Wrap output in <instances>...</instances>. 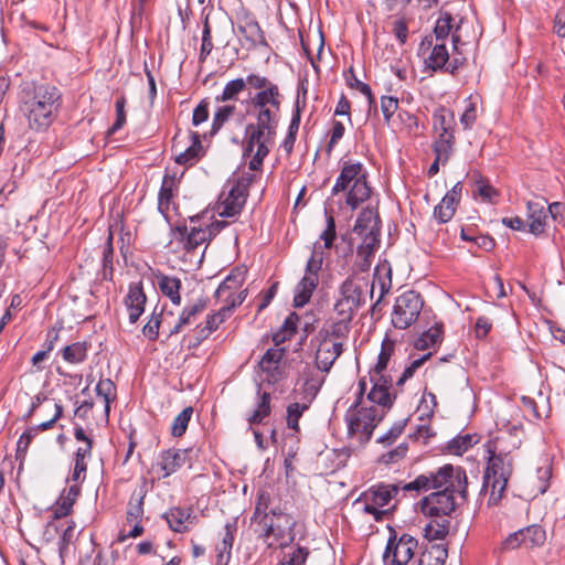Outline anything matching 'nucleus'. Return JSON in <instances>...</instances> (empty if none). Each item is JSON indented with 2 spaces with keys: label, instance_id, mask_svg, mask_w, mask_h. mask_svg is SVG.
I'll use <instances>...</instances> for the list:
<instances>
[{
  "label": "nucleus",
  "instance_id": "e433bc0d",
  "mask_svg": "<svg viewBox=\"0 0 565 565\" xmlns=\"http://www.w3.org/2000/svg\"><path fill=\"white\" fill-rule=\"evenodd\" d=\"M313 401L308 399L300 395L299 402L290 403L287 406V427L296 433L299 431V419L302 414L309 409Z\"/></svg>",
  "mask_w": 565,
  "mask_h": 565
},
{
  "label": "nucleus",
  "instance_id": "de8ad7c7",
  "mask_svg": "<svg viewBox=\"0 0 565 565\" xmlns=\"http://www.w3.org/2000/svg\"><path fill=\"white\" fill-rule=\"evenodd\" d=\"M477 441L476 435H459L448 443L447 450L451 455L460 456L477 444Z\"/></svg>",
  "mask_w": 565,
  "mask_h": 565
},
{
  "label": "nucleus",
  "instance_id": "6e6552de",
  "mask_svg": "<svg viewBox=\"0 0 565 565\" xmlns=\"http://www.w3.org/2000/svg\"><path fill=\"white\" fill-rule=\"evenodd\" d=\"M259 524L264 529V537L268 540L269 548H285L295 541L296 522L292 516L280 510L273 509L271 515L262 516Z\"/></svg>",
  "mask_w": 565,
  "mask_h": 565
},
{
  "label": "nucleus",
  "instance_id": "cd10ccee",
  "mask_svg": "<svg viewBox=\"0 0 565 565\" xmlns=\"http://www.w3.org/2000/svg\"><path fill=\"white\" fill-rule=\"evenodd\" d=\"M205 308L206 300L204 299H198L195 302L186 305L182 309L174 326L169 329L168 337L170 338L172 335L179 334L185 327L194 323L198 317L205 310Z\"/></svg>",
  "mask_w": 565,
  "mask_h": 565
},
{
  "label": "nucleus",
  "instance_id": "7c9ffc66",
  "mask_svg": "<svg viewBox=\"0 0 565 565\" xmlns=\"http://www.w3.org/2000/svg\"><path fill=\"white\" fill-rule=\"evenodd\" d=\"M353 317H338L337 320H330L320 329V339H332L333 341H342L350 332V324Z\"/></svg>",
  "mask_w": 565,
  "mask_h": 565
},
{
  "label": "nucleus",
  "instance_id": "c03bdc74",
  "mask_svg": "<svg viewBox=\"0 0 565 565\" xmlns=\"http://www.w3.org/2000/svg\"><path fill=\"white\" fill-rule=\"evenodd\" d=\"M381 110L385 125L391 127L393 130H396L398 124L395 118V113L398 110V99L393 96H382Z\"/></svg>",
  "mask_w": 565,
  "mask_h": 565
},
{
  "label": "nucleus",
  "instance_id": "72a5a7b5",
  "mask_svg": "<svg viewBox=\"0 0 565 565\" xmlns=\"http://www.w3.org/2000/svg\"><path fill=\"white\" fill-rule=\"evenodd\" d=\"M318 277H310L305 275L296 286L294 306L300 308L307 305L310 301L313 291L318 287Z\"/></svg>",
  "mask_w": 565,
  "mask_h": 565
},
{
  "label": "nucleus",
  "instance_id": "49530a36",
  "mask_svg": "<svg viewBox=\"0 0 565 565\" xmlns=\"http://www.w3.org/2000/svg\"><path fill=\"white\" fill-rule=\"evenodd\" d=\"M455 135H439L435 140L433 149L438 160L448 161L452 154Z\"/></svg>",
  "mask_w": 565,
  "mask_h": 565
},
{
  "label": "nucleus",
  "instance_id": "a211bd4d",
  "mask_svg": "<svg viewBox=\"0 0 565 565\" xmlns=\"http://www.w3.org/2000/svg\"><path fill=\"white\" fill-rule=\"evenodd\" d=\"M54 415L51 419L43 422L36 426L28 428L19 438L17 443V460H24L29 446L38 435L39 431H44L51 429L54 424L62 417L63 415V406L60 403H54Z\"/></svg>",
  "mask_w": 565,
  "mask_h": 565
},
{
  "label": "nucleus",
  "instance_id": "a878e982",
  "mask_svg": "<svg viewBox=\"0 0 565 565\" xmlns=\"http://www.w3.org/2000/svg\"><path fill=\"white\" fill-rule=\"evenodd\" d=\"M322 372L317 369V366H312L309 363H306L301 371V388L299 395L315 401L319 391L321 390L326 377L321 374Z\"/></svg>",
  "mask_w": 565,
  "mask_h": 565
},
{
  "label": "nucleus",
  "instance_id": "5fc2aeb1",
  "mask_svg": "<svg viewBox=\"0 0 565 565\" xmlns=\"http://www.w3.org/2000/svg\"><path fill=\"white\" fill-rule=\"evenodd\" d=\"M193 415V407H185L172 422L171 425V435L173 437H182L189 426V423Z\"/></svg>",
  "mask_w": 565,
  "mask_h": 565
},
{
  "label": "nucleus",
  "instance_id": "a18cd8bd",
  "mask_svg": "<svg viewBox=\"0 0 565 565\" xmlns=\"http://www.w3.org/2000/svg\"><path fill=\"white\" fill-rule=\"evenodd\" d=\"M96 394L104 399L105 413L108 415L110 403L117 397L115 383L110 379H100L96 385Z\"/></svg>",
  "mask_w": 565,
  "mask_h": 565
},
{
  "label": "nucleus",
  "instance_id": "39448f33",
  "mask_svg": "<svg viewBox=\"0 0 565 565\" xmlns=\"http://www.w3.org/2000/svg\"><path fill=\"white\" fill-rule=\"evenodd\" d=\"M367 388L366 379L359 381V396L345 413L348 434L355 437L360 444L367 443L376 426L383 420L385 411L376 406L365 407L361 405V398Z\"/></svg>",
  "mask_w": 565,
  "mask_h": 565
},
{
  "label": "nucleus",
  "instance_id": "4468645a",
  "mask_svg": "<svg viewBox=\"0 0 565 565\" xmlns=\"http://www.w3.org/2000/svg\"><path fill=\"white\" fill-rule=\"evenodd\" d=\"M418 548V541L407 534H402L398 539L396 534L392 535L386 544L383 558L391 565H406L414 557Z\"/></svg>",
  "mask_w": 565,
  "mask_h": 565
},
{
  "label": "nucleus",
  "instance_id": "0eeeda50",
  "mask_svg": "<svg viewBox=\"0 0 565 565\" xmlns=\"http://www.w3.org/2000/svg\"><path fill=\"white\" fill-rule=\"evenodd\" d=\"M228 225L225 221L209 222L205 215H194L189 223L173 230L175 241L186 254H193L203 244H209L223 228Z\"/></svg>",
  "mask_w": 565,
  "mask_h": 565
},
{
  "label": "nucleus",
  "instance_id": "58836bf2",
  "mask_svg": "<svg viewBox=\"0 0 565 565\" xmlns=\"http://www.w3.org/2000/svg\"><path fill=\"white\" fill-rule=\"evenodd\" d=\"M448 551L443 544L427 546L419 556L418 565H445Z\"/></svg>",
  "mask_w": 565,
  "mask_h": 565
},
{
  "label": "nucleus",
  "instance_id": "4d7b16f0",
  "mask_svg": "<svg viewBox=\"0 0 565 565\" xmlns=\"http://www.w3.org/2000/svg\"><path fill=\"white\" fill-rule=\"evenodd\" d=\"M319 238L323 242V247L326 249L333 248L334 242L337 239L335 218L332 214H329L327 211H326V227L321 232Z\"/></svg>",
  "mask_w": 565,
  "mask_h": 565
},
{
  "label": "nucleus",
  "instance_id": "13d9d810",
  "mask_svg": "<svg viewBox=\"0 0 565 565\" xmlns=\"http://www.w3.org/2000/svg\"><path fill=\"white\" fill-rule=\"evenodd\" d=\"M394 352V344L391 342L384 341L382 343L381 352L377 356V361L375 365L370 370L371 373L380 374L386 373L388 362Z\"/></svg>",
  "mask_w": 565,
  "mask_h": 565
},
{
  "label": "nucleus",
  "instance_id": "2eb2a0df",
  "mask_svg": "<svg viewBox=\"0 0 565 565\" xmlns=\"http://www.w3.org/2000/svg\"><path fill=\"white\" fill-rule=\"evenodd\" d=\"M369 375L372 388L367 394V399L383 408H391L396 399L398 390L397 387L394 390L392 376L386 373L375 375V373L371 372H369Z\"/></svg>",
  "mask_w": 565,
  "mask_h": 565
},
{
  "label": "nucleus",
  "instance_id": "338daca9",
  "mask_svg": "<svg viewBox=\"0 0 565 565\" xmlns=\"http://www.w3.org/2000/svg\"><path fill=\"white\" fill-rule=\"evenodd\" d=\"M345 132L344 125L339 120L332 121V128L330 130V139L326 147L327 153H331L334 147L339 143V141L343 138Z\"/></svg>",
  "mask_w": 565,
  "mask_h": 565
},
{
  "label": "nucleus",
  "instance_id": "2f4dec72",
  "mask_svg": "<svg viewBox=\"0 0 565 565\" xmlns=\"http://www.w3.org/2000/svg\"><path fill=\"white\" fill-rule=\"evenodd\" d=\"M434 130L439 135H455L456 118L452 110L439 106L433 114Z\"/></svg>",
  "mask_w": 565,
  "mask_h": 565
},
{
  "label": "nucleus",
  "instance_id": "f8f14e48",
  "mask_svg": "<svg viewBox=\"0 0 565 565\" xmlns=\"http://www.w3.org/2000/svg\"><path fill=\"white\" fill-rule=\"evenodd\" d=\"M255 179V174L244 173L236 180L225 199L217 205V214L221 217H234L241 214L248 196L249 186Z\"/></svg>",
  "mask_w": 565,
  "mask_h": 565
},
{
  "label": "nucleus",
  "instance_id": "9d476101",
  "mask_svg": "<svg viewBox=\"0 0 565 565\" xmlns=\"http://www.w3.org/2000/svg\"><path fill=\"white\" fill-rule=\"evenodd\" d=\"M399 494V484L379 483L364 491L356 503H363L362 511L373 515L375 521H382L387 515L385 508L392 499Z\"/></svg>",
  "mask_w": 565,
  "mask_h": 565
},
{
  "label": "nucleus",
  "instance_id": "603ef678",
  "mask_svg": "<svg viewBox=\"0 0 565 565\" xmlns=\"http://www.w3.org/2000/svg\"><path fill=\"white\" fill-rule=\"evenodd\" d=\"M451 22L452 17L450 13H444L440 18H438L434 28V34H431L434 42L446 43L452 29Z\"/></svg>",
  "mask_w": 565,
  "mask_h": 565
},
{
  "label": "nucleus",
  "instance_id": "79ce46f5",
  "mask_svg": "<svg viewBox=\"0 0 565 565\" xmlns=\"http://www.w3.org/2000/svg\"><path fill=\"white\" fill-rule=\"evenodd\" d=\"M231 296H226V298H223L222 300H218L222 302V306L217 311L213 313V316L223 323L232 313L233 309L241 306L243 301L247 297V289H243L238 292L237 297H233L230 299Z\"/></svg>",
  "mask_w": 565,
  "mask_h": 565
},
{
  "label": "nucleus",
  "instance_id": "9b49d317",
  "mask_svg": "<svg viewBox=\"0 0 565 565\" xmlns=\"http://www.w3.org/2000/svg\"><path fill=\"white\" fill-rule=\"evenodd\" d=\"M424 300L419 292L405 291L395 299L392 312L394 328L405 330L414 324L423 309Z\"/></svg>",
  "mask_w": 565,
  "mask_h": 565
},
{
  "label": "nucleus",
  "instance_id": "ea45409f",
  "mask_svg": "<svg viewBox=\"0 0 565 565\" xmlns=\"http://www.w3.org/2000/svg\"><path fill=\"white\" fill-rule=\"evenodd\" d=\"M444 329L441 323H436L427 331H424L415 341L414 345L417 350H427L441 343Z\"/></svg>",
  "mask_w": 565,
  "mask_h": 565
},
{
  "label": "nucleus",
  "instance_id": "412c9836",
  "mask_svg": "<svg viewBox=\"0 0 565 565\" xmlns=\"http://www.w3.org/2000/svg\"><path fill=\"white\" fill-rule=\"evenodd\" d=\"M284 348H269L259 361L260 370L266 374L265 381L269 384L278 383L284 375L280 362L285 356Z\"/></svg>",
  "mask_w": 565,
  "mask_h": 565
},
{
  "label": "nucleus",
  "instance_id": "37998d69",
  "mask_svg": "<svg viewBox=\"0 0 565 565\" xmlns=\"http://www.w3.org/2000/svg\"><path fill=\"white\" fill-rule=\"evenodd\" d=\"M475 181L473 195L479 196L483 202H493L498 191L479 172L472 174Z\"/></svg>",
  "mask_w": 565,
  "mask_h": 565
},
{
  "label": "nucleus",
  "instance_id": "473e14b6",
  "mask_svg": "<svg viewBox=\"0 0 565 565\" xmlns=\"http://www.w3.org/2000/svg\"><path fill=\"white\" fill-rule=\"evenodd\" d=\"M271 414V395L269 392H262L260 385L257 390L255 409L247 417L250 425L264 424V420Z\"/></svg>",
  "mask_w": 565,
  "mask_h": 565
},
{
  "label": "nucleus",
  "instance_id": "69168bd1",
  "mask_svg": "<svg viewBox=\"0 0 565 565\" xmlns=\"http://www.w3.org/2000/svg\"><path fill=\"white\" fill-rule=\"evenodd\" d=\"M143 515V497L130 498L127 509V522L141 521Z\"/></svg>",
  "mask_w": 565,
  "mask_h": 565
},
{
  "label": "nucleus",
  "instance_id": "393cba45",
  "mask_svg": "<svg viewBox=\"0 0 565 565\" xmlns=\"http://www.w3.org/2000/svg\"><path fill=\"white\" fill-rule=\"evenodd\" d=\"M147 297L141 282L130 284L124 305L128 311L129 322L135 324L145 312Z\"/></svg>",
  "mask_w": 565,
  "mask_h": 565
},
{
  "label": "nucleus",
  "instance_id": "864d4df0",
  "mask_svg": "<svg viewBox=\"0 0 565 565\" xmlns=\"http://www.w3.org/2000/svg\"><path fill=\"white\" fill-rule=\"evenodd\" d=\"M323 259V252L321 250L319 242H316L313 244L311 256L307 262L305 275L319 278V273L322 268Z\"/></svg>",
  "mask_w": 565,
  "mask_h": 565
},
{
  "label": "nucleus",
  "instance_id": "20e7f679",
  "mask_svg": "<svg viewBox=\"0 0 565 565\" xmlns=\"http://www.w3.org/2000/svg\"><path fill=\"white\" fill-rule=\"evenodd\" d=\"M446 484L419 501V508L424 515L430 518L450 516L455 510L468 501V477L460 466H452V470L446 472Z\"/></svg>",
  "mask_w": 565,
  "mask_h": 565
},
{
  "label": "nucleus",
  "instance_id": "bb28decb",
  "mask_svg": "<svg viewBox=\"0 0 565 565\" xmlns=\"http://www.w3.org/2000/svg\"><path fill=\"white\" fill-rule=\"evenodd\" d=\"M247 268L245 266L234 267L216 289V299L222 300L226 296H231L230 299L237 297L238 294L236 292L245 282Z\"/></svg>",
  "mask_w": 565,
  "mask_h": 565
},
{
  "label": "nucleus",
  "instance_id": "dca6fc26",
  "mask_svg": "<svg viewBox=\"0 0 565 565\" xmlns=\"http://www.w3.org/2000/svg\"><path fill=\"white\" fill-rule=\"evenodd\" d=\"M418 54L424 58L427 70L443 71L449 61V52L446 43L434 42L433 35H426L418 49Z\"/></svg>",
  "mask_w": 565,
  "mask_h": 565
},
{
  "label": "nucleus",
  "instance_id": "4be33fe9",
  "mask_svg": "<svg viewBox=\"0 0 565 565\" xmlns=\"http://www.w3.org/2000/svg\"><path fill=\"white\" fill-rule=\"evenodd\" d=\"M178 135L173 138L172 151L175 154V162L182 166H193L202 154V142L199 132L191 131L189 138L191 140V145L183 149L178 140Z\"/></svg>",
  "mask_w": 565,
  "mask_h": 565
},
{
  "label": "nucleus",
  "instance_id": "7ed1b4c3",
  "mask_svg": "<svg viewBox=\"0 0 565 565\" xmlns=\"http://www.w3.org/2000/svg\"><path fill=\"white\" fill-rule=\"evenodd\" d=\"M61 105L62 93L52 84L31 83L22 90L21 110L31 130H47L56 120Z\"/></svg>",
  "mask_w": 565,
  "mask_h": 565
},
{
  "label": "nucleus",
  "instance_id": "774afa93",
  "mask_svg": "<svg viewBox=\"0 0 565 565\" xmlns=\"http://www.w3.org/2000/svg\"><path fill=\"white\" fill-rule=\"evenodd\" d=\"M309 556V550L303 546H297L290 553L286 554V565H305Z\"/></svg>",
  "mask_w": 565,
  "mask_h": 565
},
{
  "label": "nucleus",
  "instance_id": "6ab92c4d",
  "mask_svg": "<svg viewBox=\"0 0 565 565\" xmlns=\"http://www.w3.org/2000/svg\"><path fill=\"white\" fill-rule=\"evenodd\" d=\"M343 352V342L333 341L332 339H320L315 355V364L317 369L323 373H329Z\"/></svg>",
  "mask_w": 565,
  "mask_h": 565
},
{
  "label": "nucleus",
  "instance_id": "c85d7f7f",
  "mask_svg": "<svg viewBox=\"0 0 565 565\" xmlns=\"http://www.w3.org/2000/svg\"><path fill=\"white\" fill-rule=\"evenodd\" d=\"M380 230L377 213L370 207L363 209L355 221L353 232L361 236V238L365 236L380 237Z\"/></svg>",
  "mask_w": 565,
  "mask_h": 565
},
{
  "label": "nucleus",
  "instance_id": "423d86ee",
  "mask_svg": "<svg viewBox=\"0 0 565 565\" xmlns=\"http://www.w3.org/2000/svg\"><path fill=\"white\" fill-rule=\"evenodd\" d=\"M348 191L347 204L355 210L370 199L371 188L367 183V172L361 162L347 161L343 163L340 174L331 190L332 195Z\"/></svg>",
  "mask_w": 565,
  "mask_h": 565
},
{
  "label": "nucleus",
  "instance_id": "f704fd0d",
  "mask_svg": "<svg viewBox=\"0 0 565 565\" xmlns=\"http://www.w3.org/2000/svg\"><path fill=\"white\" fill-rule=\"evenodd\" d=\"M158 278V287L160 291L168 297L175 306L181 305L180 289L182 282L178 277L169 275H160Z\"/></svg>",
  "mask_w": 565,
  "mask_h": 565
},
{
  "label": "nucleus",
  "instance_id": "f257e3e1",
  "mask_svg": "<svg viewBox=\"0 0 565 565\" xmlns=\"http://www.w3.org/2000/svg\"><path fill=\"white\" fill-rule=\"evenodd\" d=\"M255 90L243 102L246 115L252 119L244 130L243 158H249L248 169L260 171L269 154L277 135L284 95L278 84L258 73H249L246 78L237 77L227 82L217 102H236L246 87Z\"/></svg>",
  "mask_w": 565,
  "mask_h": 565
},
{
  "label": "nucleus",
  "instance_id": "f3484780",
  "mask_svg": "<svg viewBox=\"0 0 565 565\" xmlns=\"http://www.w3.org/2000/svg\"><path fill=\"white\" fill-rule=\"evenodd\" d=\"M237 31L242 36V46L248 51L258 46H268L265 33L253 14L244 13L237 18Z\"/></svg>",
  "mask_w": 565,
  "mask_h": 565
},
{
  "label": "nucleus",
  "instance_id": "e2e57ef3",
  "mask_svg": "<svg viewBox=\"0 0 565 565\" xmlns=\"http://www.w3.org/2000/svg\"><path fill=\"white\" fill-rule=\"evenodd\" d=\"M126 105L127 99L125 95H120L115 102L116 119L113 126L109 128L108 134L113 135L121 129L126 124Z\"/></svg>",
  "mask_w": 565,
  "mask_h": 565
},
{
  "label": "nucleus",
  "instance_id": "3c124183",
  "mask_svg": "<svg viewBox=\"0 0 565 565\" xmlns=\"http://www.w3.org/2000/svg\"><path fill=\"white\" fill-rule=\"evenodd\" d=\"M103 278L111 280L114 274V246L113 233L110 232L103 248Z\"/></svg>",
  "mask_w": 565,
  "mask_h": 565
},
{
  "label": "nucleus",
  "instance_id": "c756f323",
  "mask_svg": "<svg viewBox=\"0 0 565 565\" xmlns=\"http://www.w3.org/2000/svg\"><path fill=\"white\" fill-rule=\"evenodd\" d=\"M237 531V523L227 522L221 542L216 545V565H228L232 556V547Z\"/></svg>",
  "mask_w": 565,
  "mask_h": 565
},
{
  "label": "nucleus",
  "instance_id": "f03ea898",
  "mask_svg": "<svg viewBox=\"0 0 565 565\" xmlns=\"http://www.w3.org/2000/svg\"><path fill=\"white\" fill-rule=\"evenodd\" d=\"M522 440L518 431H501L484 445L487 467L479 499L488 495L487 505L499 504L504 495L508 482L513 473L514 452L521 447Z\"/></svg>",
  "mask_w": 565,
  "mask_h": 565
},
{
  "label": "nucleus",
  "instance_id": "1a4fd4ad",
  "mask_svg": "<svg viewBox=\"0 0 565 565\" xmlns=\"http://www.w3.org/2000/svg\"><path fill=\"white\" fill-rule=\"evenodd\" d=\"M367 284L354 276H349L339 286V297L333 306L338 317H354L358 310L365 303L366 295L364 288Z\"/></svg>",
  "mask_w": 565,
  "mask_h": 565
},
{
  "label": "nucleus",
  "instance_id": "4c0bfd02",
  "mask_svg": "<svg viewBox=\"0 0 565 565\" xmlns=\"http://www.w3.org/2000/svg\"><path fill=\"white\" fill-rule=\"evenodd\" d=\"M89 348L90 344L86 341L74 342L63 348L61 354L65 362L71 364H79L86 361Z\"/></svg>",
  "mask_w": 565,
  "mask_h": 565
},
{
  "label": "nucleus",
  "instance_id": "a19ab883",
  "mask_svg": "<svg viewBox=\"0 0 565 565\" xmlns=\"http://www.w3.org/2000/svg\"><path fill=\"white\" fill-rule=\"evenodd\" d=\"M190 516V511L182 508H171L164 513V519L167 520L169 527L177 533H184L188 531L185 523Z\"/></svg>",
  "mask_w": 565,
  "mask_h": 565
},
{
  "label": "nucleus",
  "instance_id": "bf43d9fd",
  "mask_svg": "<svg viewBox=\"0 0 565 565\" xmlns=\"http://www.w3.org/2000/svg\"><path fill=\"white\" fill-rule=\"evenodd\" d=\"M344 78H345L348 86H350L351 88H354V89L359 90L361 94L365 95L371 105L375 103L374 97L372 95L371 87L367 84L361 82L356 77L354 68L352 66L344 73Z\"/></svg>",
  "mask_w": 565,
  "mask_h": 565
},
{
  "label": "nucleus",
  "instance_id": "09e8293b",
  "mask_svg": "<svg viewBox=\"0 0 565 565\" xmlns=\"http://www.w3.org/2000/svg\"><path fill=\"white\" fill-rule=\"evenodd\" d=\"M523 533H524L525 547H530V548L540 547L546 541V532L539 524H533V525L523 527Z\"/></svg>",
  "mask_w": 565,
  "mask_h": 565
},
{
  "label": "nucleus",
  "instance_id": "680f3d73",
  "mask_svg": "<svg viewBox=\"0 0 565 565\" xmlns=\"http://www.w3.org/2000/svg\"><path fill=\"white\" fill-rule=\"evenodd\" d=\"M408 445L406 443H402L394 449H391L387 452L382 454L381 457L379 458V462L386 466L397 463L406 457Z\"/></svg>",
  "mask_w": 565,
  "mask_h": 565
},
{
  "label": "nucleus",
  "instance_id": "aec40b11",
  "mask_svg": "<svg viewBox=\"0 0 565 565\" xmlns=\"http://www.w3.org/2000/svg\"><path fill=\"white\" fill-rule=\"evenodd\" d=\"M180 179L175 174L166 172L158 194V210L166 217L175 209V199L179 195Z\"/></svg>",
  "mask_w": 565,
  "mask_h": 565
},
{
  "label": "nucleus",
  "instance_id": "c9c22d12",
  "mask_svg": "<svg viewBox=\"0 0 565 565\" xmlns=\"http://www.w3.org/2000/svg\"><path fill=\"white\" fill-rule=\"evenodd\" d=\"M299 316L297 312H290L281 327L273 334V341L276 347L289 341L297 333Z\"/></svg>",
  "mask_w": 565,
  "mask_h": 565
},
{
  "label": "nucleus",
  "instance_id": "8fccbe9b",
  "mask_svg": "<svg viewBox=\"0 0 565 565\" xmlns=\"http://www.w3.org/2000/svg\"><path fill=\"white\" fill-rule=\"evenodd\" d=\"M457 206L458 204L452 202L451 199L444 196L434 209V217L440 224L447 223L454 217Z\"/></svg>",
  "mask_w": 565,
  "mask_h": 565
},
{
  "label": "nucleus",
  "instance_id": "6e6d98bb",
  "mask_svg": "<svg viewBox=\"0 0 565 565\" xmlns=\"http://www.w3.org/2000/svg\"><path fill=\"white\" fill-rule=\"evenodd\" d=\"M380 245V237L375 236H365L362 238V243L358 247V256L362 257L365 262V265L363 266V270L369 268L370 260L369 258L373 256L375 250L379 248Z\"/></svg>",
  "mask_w": 565,
  "mask_h": 565
},
{
  "label": "nucleus",
  "instance_id": "052dcab7",
  "mask_svg": "<svg viewBox=\"0 0 565 565\" xmlns=\"http://www.w3.org/2000/svg\"><path fill=\"white\" fill-rule=\"evenodd\" d=\"M236 111V105H224L217 108L213 116L212 134L217 132L223 125L231 118Z\"/></svg>",
  "mask_w": 565,
  "mask_h": 565
},
{
  "label": "nucleus",
  "instance_id": "ddd939ff",
  "mask_svg": "<svg viewBox=\"0 0 565 565\" xmlns=\"http://www.w3.org/2000/svg\"><path fill=\"white\" fill-rule=\"evenodd\" d=\"M448 470H452V465L447 463L439 467L437 470L418 475L413 481L399 484V493L402 492L403 495L408 493L411 497L415 498L423 492L439 489L441 486L446 484V478L449 477L446 473Z\"/></svg>",
  "mask_w": 565,
  "mask_h": 565
},
{
  "label": "nucleus",
  "instance_id": "b1692460",
  "mask_svg": "<svg viewBox=\"0 0 565 565\" xmlns=\"http://www.w3.org/2000/svg\"><path fill=\"white\" fill-rule=\"evenodd\" d=\"M191 448L188 449H167L163 450L159 456L158 465L163 471L162 477H169L178 471L182 466L189 463L191 466L190 454Z\"/></svg>",
  "mask_w": 565,
  "mask_h": 565
},
{
  "label": "nucleus",
  "instance_id": "5701e85b",
  "mask_svg": "<svg viewBox=\"0 0 565 565\" xmlns=\"http://www.w3.org/2000/svg\"><path fill=\"white\" fill-rule=\"evenodd\" d=\"M547 201L544 198H536L526 203V216L529 222V231L534 235L544 233L547 223L548 214L546 211Z\"/></svg>",
  "mask_w": 565,
  "mask_h": 565
},
{
  "label": "nucleus",
  "instance_id": "0e129e2a",
  "mask_svg": "<svg viewBox=\"0 0 565 565\" xmlns=\"http://www.w3.org/2000/svg\"><path fill=\"white\" fill-rule=\"evenodd\" d=\"M406 425L407 419H401L395 422L387 433L377 438V443L383 444L385 446L393 445L395 440L403 434Z\"/></svg>",
  "mask_w": 565,
  "mask_h": 565
}]
</instances>
